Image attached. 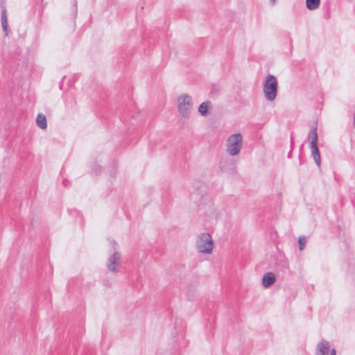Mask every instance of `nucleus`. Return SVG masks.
Instances as JSON below:
<instances>
[{
	"label": "nucleus",
	"mask_w": 355,
	"mask_h": 355,
	"mask_svg": "<svg viewBox=\"0 0 355 355\" xmlns=\"http://www.w3.org/2000/svg\"><path fill=\"white\" fill-rule=\"evenodd\" d=\"M196 250L202 255H211L214 248V241L212 236L208 232L199 234L196 239Z\"/></svg>",
	"instance_id": "nucleus-1"
},
{
	"label": "nucleus",
	"mask_w": 355,
	"mask_h": 355,
	"mask_svg": "<svg viewBox=\"0 0 355 355\" xmlns=\"http://www.w3.org/2000/svg\"><path fill=\"white\" fill-rule=\"evenodd\" d=\"M176 103L179 114L184 119H189L193 105L191 95L187 93L180 94L177 98Z\"/></svg>",
	"instance_id": "nucleus-2"
},
{
	"label": "nucleus",
	"mask_w": 355,
	"mask_h": 355,
	"mask_svg": "<svg viewBox=\"0 0 355 355\" xmlns=\"http://www.w3.org/2000/svg\"><path fill=\"white\" fill-rule=\"evenodd\" d=\"M278 81L273 75H268L263 83V93L265 98L269 101H274L277 96Z\"/></svg>",
	"instance_id": "nucleus-3"
},
{
	"label": "nucleus",
	"mask_w": 355,
	"mask_h": 355,
	"mask_svg": "<svg viewBox=\"0 0 355 355\" xmlns=\"http://www.w3.org/2000/svg\"><path fill=\"white\" fill-rule=\"evenodd\" d=\"M226 152L231 156L238 155L243 148V136L241 133L230 135L225 143Z\"/></svg>",
	"instance_id": "nucleus-4"
},
{
	"label": "nucleus",
	"mask_w": 355,
	"mask_h": 355,
	"mask_svg": "<svg viewBox=\"0 0 355 355\" xmlns=\"http://www.w3.org/2000/svg\"><path fill=\"white\" fill-rule=\"evenodd\" d=\"M120 259L121 254L117 251L111 254L106 263L107 269L111 272H116L117 271L116 268L119 265Z\"/></svg>",
	"instance_id": "nucleus-5"
},
{
	"label": "nucleus",
	"mask_w": 355,
	"mask_h": 355,
	"mask_svg": "<svg viewBox=\"0 0 355 355\" xmlns=\"http://www.w3.org/2000/svg\"><path fill=\"white\" fill-rule=\"evenodd\" d=\"M213 109V104L209 101L202 102L198 107V111L199 114L202 116H207Z\"/></svg>",
	"instance_id": "nucleus-6"
},
{
	"label": "nucleus",
	"mask_w": 355,
	"mask_h": 355,
	"mask_svg": "<svg viewBox=\"0 0 355 355\" xmlns=\"http://www.w3.org/2000/svg\"><path fill=\"white\" fill-rule=\"evenodd\" d=\"M329 350V343L322 340L317 345L315 355H327Z\"/></svg>",
	"instance_id": "nucleus-7"
},
{
	"label": "nucleus",
	"mask_w": 355,
	"mask_h": 355,
	"mask_svg": "<svg viewBox=\"0 0 355 355\" xmlns=\"http://www.w3.org/2000/svg\"><path fill=\"white\" fill-rule=\"evenodd\" d=\"M275 275L272 272H267L261 279L262 285L264 288H268L275 282Z\"/></svg>",
	"instance_id": "nucleus-8"
},
{
	"label": "nucleus",
	"mask_w": 355,
	"mask_h": 355,
	"mask_svg": "<svg viewBox=\"0 0 355 355\" xmlns=\"http://www.w3.org/2000/svg\"><path fill=\"white\" fill-rule=\"evenodd\" d=\"M308 140L310 146H318V133L316 128H312L308 135Z\"/></svg>",
	"instance_id": "nucleus-9"
},
{
	"label": "nucleus",
	"mask_w": 355,
	"mask_h": 355,
	"mask_svg": "<svg viewBox=\"0 0 355 355\" xmlns=\"http://www.w3.org/2000/svg\"><path fill=\"white\" fill-rule=\"evenodd\" d=\"M311 150V155L315 164L320 166L321 164L320 155L318 146H310Z\"/></svg>",
	"instance_id": "nucleus-10"
},
{
	"label": "nucleus",
	"mask_w": 355,
	"mask_h": 355,
	"mask_svg": "<svg viewBox=\"0 0 355 355\" xmlns=\"http://www.w3.org/2000/svg\"><path fill=\"white\" fill-rule=\"evenodd\" d=\"M37 125L42 129L46 128V116L44 114H39L36 119Z\"/></svg>",
	"instance_id": "nucleus-11"
},
{
	"label": "nucleus",
	"mask_w": 355,
	"mask_h": 355,
	"mask_svg": "<svg viewBox=\"0 0 355 355\" xmlns=\"http://www.w3.org/2000/svg\"><path fill=\"white\" fill-rule=\"evenodd\" d=\"M320 3V0H306V8L309 10H314L317 9Z\"/></svg>",
	"instance_id": "nucleus-12"
},
{
	"label": "nucleus",
	"mask_w": 355,
	"mask_h": 355,
	"mask_svg": "<svg viewBox=\"0 0 355 355\" xmlns=\"http://www.w3.org/2000/svg\"><path fill=\"white\" fill-rule=\"evenodd\" d=\"M1 24H2L3 29L6 32V35H7L6 31H7V28H8V21H7V16H6V10H3L2 11V14H1Z\"/></svg>",
	"instance_id": "nucleus-13"
},
{
	"label": "nucleus",
	"mask_w": 355,
	"mask_h": 355,
	"mask_svg": "<svg viewBox=\"0 0 355 355\" xmlns=\"http://www.w3.org/2000/svg\"><path fill=\"white\" fill-rule=\"evenodd\" d=\"M306 238L304 236H300L298 239V243L300 245V250H303L306 245Z\"/></svg>",
	"instance_id": "nucleus-14"
},
{
	"label": "nucleus",
	"mask_w": 355,
	"mask_h": 355,
	"mask_svg": "<svg viewBox=\"0 0 355 355\" xmlns=\"http://www.w3.org/2000/svg\"><path fill=\"white\" fill-rule=\"evenodd\" d=\"M111 245L114 250H116L118 245L115 241H112Z\"/></svg>",
	"instance_id": "nucleus-15"
},
{
	"label": "nucleus",
	"mask_w": 355,
	"mask_h": 355,
	"mask_svg": "<svg viewBox=\"0 0 355 355\" xmlns=\"http://www.w3.org/2000/svg\"><path fill=\"white\" fill-rule=\"evenodd\" d=\"M330 355H336V349H331L330 350Z\"/></svg>",
	"instance_id": "nucleus-16"
},
{
	"label": "nucleus",
	"mask_w": 355,
	"mask_h": 355,
	"mask_svg": "<svg viewBox=\"0 0 355 355\" xmlns=\"http://www.w3.org/2000/svg\"><path fill=\"white\" fill-rule=\"evenodd\" d=\"M272 4L275 3L277 0H270Z\"/></svg>",
	"instance_id": "nucleus-17"
}]
</instances>
